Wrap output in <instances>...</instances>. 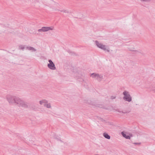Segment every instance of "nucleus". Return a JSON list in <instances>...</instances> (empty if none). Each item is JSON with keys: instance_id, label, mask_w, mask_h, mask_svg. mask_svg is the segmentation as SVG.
I'll list each match as a JSON object with an SVG mask.
<instances>
[{"instance_id": "20e7f679", "label": "nucleus", "mask_w": 155, "mask_h": 155, "mask_svg": "<svg viewBox=\"0 0 155 155\" xmlns=\"http://www.w3.org/2000/svg\"><path fill=\"white\" fill-rule=\"evenodd\" d=\"M90 76L93 78L99 81H100L103 79V75L97 73H93L91 74Z\"/></svg>"}, {"instance_id": "6e6552de", "label": "nucleus", "mask_w": 155, "mask_h": 155, "mask_svg": "<svg viewBox=\"0 0 155 155\" xmlns=\"http://www.w3.org/2000/svg\"><path fill=\"white\" fill-rule=\"evenodd\" d=\"M50 7L51 8H52V9H53V10L54 11H60L61 12H64L65 13H70V12L69 11L66 10H60L58 9L57 8H55V7H56V6H50Z\"/></svg>"}, {"instance_id": "f3484780", "label": "nucleus", "mask_w": 155, "mask_h": 155, "mask_svg": "<svg viewBox=\"0 0 155 155\" xmlns=\"http://www.w3.org/2000/svg\"><path fill=\"white\" fill-rule=\"evenodd\" d=\"M44 106L46 107L47 108H50L51 107V104L50 103L48 104H44Z\"/></svg>"}, {"instance_id": "a878e982", "label": "nucleus", "mask_w": 155, "mask_h": 155, "mask_svg": "<svg viewBox=\"0 0 155 155\" xmlns=\"http://www.w3.org/2000/svg\"><path fill=\"white\" fill-rule=\"evenodd\" d=\"M100 119H101V120H103V119L101 118H100Z\"/></svg>"}, {"instance_id": "dca6fc26", "label": "nucleus", "mask_w": 155, "mask_h": 155, "mask_svg": "<svg viewBox=\"0 0 155 155\" xmlns=\"http://www.w3.org/2000/svg\"><path fill=\"white\" fill-rule=\"evenodd\" d=\"M26 46H23L21 45L19 46V48L20 49H22L23 51L24 50L25 48H26Z\"/></svg>"}, {"instance_id": "1a4fd4ad", "label": "nucleus", "mask_w": 155, "mask_h": 155, "mask_svg": "<svg viewBox=\"0 0 155 155\" xmlns=\"http://www.w3.org/2000/svg\"><path fill=\"white\" fill-rule=\"evenodd\" d=\"M26 49L28 50L31 51L32 52H35L36 51V49L33 47L26 46Z\"/></svg>"}, {"instance_id": "f03ea898", "label": "nucleus", "mask_w": 155, "mask_h": 155, "mask_svg": "<svg viewBox=\"0 0 155 155\" xmlns=\"http://www.w3.org/2000/svg\"><path fill=\"white\" fill-rule=\"evenodd\" d=\"M123 94L124 95L123 99L124 100L128 102H130L132 101V97L128 91H125L123 92Z\"/></svg>"}, {"instance_id": "f8f14e48", "label": "nucleus", "mask_w": 155, "mask_h": 155, "mask_svg": "<svg viewBox=\"0 0 155 155\" xmlns=\"http://www.w3.org/2000/svg\"><path fill=\"white\" fill-rule=\"evenodd\" d=\"M48 103V101L45 99L42 100L41 101H40L39 103L41 105H42L44 103L45 104H47Z\"/></svg>"}, {"instance_id": "b1692460", "label": "nucleus", "mask_w": 155, "mask_h": 155, "mask_svg": "<svg viewBox=\"0 0 155 155\" xmlns=\"http://www.w3.org/2000/svg\"><path fill=\"white\" fill-rule=\"evenodd\" d=\"M153 91H154V92H155V89L153 90Z\"/></svg>"}, {"instance_id": "7ed1b4c3", "label": "nucleus", "mask_w": 155, "mask_h": 155, "mask_svg": "<svg viewBox=\"0 0 155 155\" xmlns=\"http://www.w3.org/2000/svg\"><path fill=\"white\" fill-rule=\"evenodd\" d=\"M95 43L96 45L99 48L105 51H106L107 52L110 51L109 48H108L107 49L106 48L107 46L106 45H103L101 43H99L97 41H95Z\"/></svg>"}, {"instance_id": "2eb2a0df", "label": "nucleus", "mask_w": 155, "mask_h": 155, "mask_svg": "<svg viewBox=\"0 0 155 155\" xmlns=\"http://www.w3.org/2000/svg\"><path fill=\"white\" fill-rule=\"evenodd\" d=\"M92 104L94 105L96 107H99L102 108V105L101 104H94V103H92L91 104Z\"/></svg>"}, {"instance_id": "39448f33", "label": "nucleus", "mask_w": 155, "mask_h": 155, "mask_svg": "<svg viewBox=\"0 0 155 155\" xmlns=\"http://www.w3.org/2000/svg\"><path fill=\"white\" fill-rule=\"evenodd\" d=\"M16 97V96L7 95L6 96V99L9 104H14Z\"/></svg>"}, {"instance_id": "5701e85b", "label": "nucleus", "mask_w": 155, "mask_h": 155, "mask_svg": "<svg viewBox=\"0 0 155 155\" xmlns=\"http://www.w3.org/2000/svg\"><path fill=\"white\" fill-rule=\"evenodd\" d=\"M130 136V137H132V134H130V136Z\"/></svg>"}, {"instance_id": "412c9836", "label": "nucleus", "mask_w": 155, "mask_h": 155, "mask_svg": "<svg viewBox=\"0 0 155 155\" xmlns=\"http://www.w3.org/2000/svg\"><path fill=\"white\" fill-rule=\"evenodd\" d=\"M130 50L131 51H135V52H136V53H137V52H138V51H134V50Z\"/></svg>"}, {"instance_id": "9d476101", "label": "nucleus", "mask_w": 155, "mask_h": 155, "mask_svg": "<svg viewBox=\"0 0 155 155\" xmlns=\"http://www.w3.org/2000/svg\"><path fill=\"white\" fill-rule=\"evenodd\" d=\"M121 134L123 136L127 139H130V137L129 135H127L125 133L124 131H122L121 132Z\"/></svg>"}, {"instance_id": "aec40b11", "label": "nucleus", "mask_w": 155, "mask_h": 155, "mask_svg": "<svg viewBox=\"0 0 155 155\" xmlns=\"http://www.w3.org/2000/svg\"><path fill=\"white\" fill-rule=\"evenodd\" d=\"M151 0H143V2H148L150 1Z\"/></svg>"}, {"instance_id": "ddd939ff", "label": "nucleus", "mask_w": 155, "mask_h": 155, "mask_svg": "<svg viewBox=\"0 0 155 155\" xmlns=\"http://www.w3.org/2000/svg\"><path fill=\"white\" fill-rule=\"evenodd\" d=\"M44 1V0H32V1L34 2L35 3H40Z\"/></svg>"}, {"instance_id": "4468645a", "label": "nucleus", "mask_w": 155, "mask_h": 155, "mask_svg": "<svg viewBox=\"0 0 155 155\" xmlns=\"http://www.w3.org/2000/svg\"><path fill=\"white\" fill-rule=\"evenodd\" d=\"M50 3L52 5H54L55 6H57L58 5V3H56L55 2L52 0H50Z\"/></svg>"}, {"instance_id": "423d86ee", "label": "nucleus", "mask_w": 155, "mask_h": 155, "mask_svg": "<svg viewBox=\"0 0 155 155\" xmlns=\"http://www.w3.org/2000/svg\"><path fill=\"white\" fill-rule=\"evenodd\" d=\"M54 29L53 27H43L39 29L38 31L39 32H46L51 30H52Z\"/></svg>"}, {"instance_id": "4be33fe9", "label": "nucleus", "mask_w": 155, "mask_h": 155, "mask_svg": "<svg viewBox=\"0 0 155 155\" xmlns=\"http://www.w3.org/2000/svg\"><path fill=\"white\" fill-rule=\"evenodd\" d=\"M140 143H134V144H140Z\"/></svg>"}, {"instance_id": "9b49d317", "label": "nucleus", "mask_w": 155, "mask_h": 155, "mask_svg": "<svg viewBox=\"0 0 155 155\" xmlns=\"http://www.w3.org/2000/svg\"><path fill=\"white\" fill-rule=\"evenodd\" d=\"M103 135L104 137L107 139H110V136L106 133H104L103 134Z\"/></svg>"}, {"instance_id": "bb28decb", "label": "nucleus", "mask_w": 155, "mask_h": 155, "mask_svg": "<svg viewBox=\"0 0 155 155\" xmlns=\"http://www.w3.org/2000/svg\"><path fill=\"white\" fill-rule=\"evenodd\" d=\"M141 0V1H143V0Z\"/></svg>"}, {"instance_id": "0eeeda50", "label": "nucleus", "mask_w": 155, "mask_h": 155, "mask_svg": "<svg viewBox=\"0 0 155 155\" xmlns=\"http://www.w3.org/2000/svg\"><path fill=\"white\" fill-rule=\"evenodd\" d=\"M48 62L49 63L48 64V67L51 69L52 70H55L56 69V68L55 66V65L52 61L50 59L48 60Z\"/></svg>"}, {"instance_id": "f257e3e1", "label": "nucleus", "mask_w": 155, "mask_h": 155, "mask_svg": "<svg viewBox=\"0 0 155 155\" xmlns=\"http://www.w3.org/2000/svg\"><path fill=\"white\" fill-rule=\"evenodd\" d=\"M13 104H14L15 105H17L19 107H22L25 108L28 107V106L26 102L17 96H16L15 98Z\"/></svg>"}, {"instance_id": "6ab92c4d", "label": "nucleus", "mask_w": 155, "mask_h": 155, "mask_svg": "<svg viewBox=\"0 0 155 155\" xmlns=\"http://www.w3.org/2000/svg\"><path fill=\"white\" fill-rule=\"evenodd\" d=\"M130 112V111H121V112L123 114H126V113H128Z\"/></svg>"}, {"instance_id": "393cba45", "label": "nucleus", "mask_w": 155, "mask_h": 155, "mask_svg": "<svg viewBox=\"0 0 155 155\" xmlns=\"http://www.w3.org/2000/svg\"><path fill=\"white\" fill-rule=\"evenodd\" d=\"M118 111L119 112H121V111H120V110H118Z\"/></svg>"}, {"instance_id": "a211bd4d", "label": "nucleus", "mask_w": 155, "mask_h": 155, "mask_svg": "<svg viewBox=\"0 0 155 155\" xmlns=\"http://www.w3.org/2000/svg\"><path fill=\"white\" fill-rule=\"evenodd\" d=\"M116 97V96H111L110 97V99L111 100H113V99H115Z\"/></svg>"}]
</instances>
